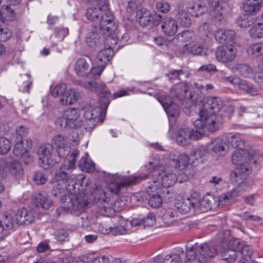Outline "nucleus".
Masks as SVG:
<instances>
[{"label":"nucleus","instance_id":"nucleus-1","mask_svg":"<svg viewBox=\"0 0 263 263\" xmlns=\"http://www.w3.org/2000/svg\"><path fill=\"white\" fill-rule=\"evenodd\" d=\"M79 151L77 149L73 150L69 156L67 161H65L63 166L59 168L55 172L54 176L52 180L53 183V188L52 191V195L57 197H62L63 200L64 196H66L65 192H68V188L70 187L73 184L74 186H81V191H84V187L88 183V179H86L83 174L71 175L70 177H68V174L65 172L66 170H70L74 168L76 159L78 155Z\"/></svg>","mask_w":263,"mask_h":263},{"label":"nucleus","instance_id":"nucleus-2","mask_svg":"<svg viewBox=\"0 0 263 263\" xmlns=\"http://www.w3.org/2000/svg\"><path fill=\"white\" fill-rule=\"evenodd\" d=\"M70 186V185H69ZM84 191H81V186H80V189L78 186L72 185L71 187L68 188V192H65L66 195L64 196L63 200L62 197H58L62 202L64 203L67 200V196L70 200L68 201L67 209L71 213L78 214L83 211L84 207L91 201L92 200H95L98 199L99 200L105 201V194L104 191L101 189H96L94 192L89 193L87 191L88 184L85 187Z\"/></svg>","mask_w":263,"mask_h":263},{"label":"nucleus","instance_id":"nucleus-3","mask_svg":"<svg viewBox=\"0 0 263 263\" xmlns=\"http://www.w3.org/2000/svg\"><path fill=\"white\" fill-rule=\"evenodd\" d=\"M223 102L218 97H210L199 113L200 118L196 120L195 126L199 130L205 128L211 132L217 130L222 121Z\"/></svg>","mask_w":263,"mask_h":263},{"label":"nucleus","instance_id":"nucleus-4","mask_svg":"<svg viewBox=\"0 0 263 263\" xmlns=\"http://www.w3.org/2000/svg\"><path fill=\"white\" fill-rule=\"evenodd\" d=\"M88 20L96 22V29H102L106 25L107 30H115L118 25L114 22V15L109 8L107 0H97L96 4L89 7L86 12Z\"/></svg>","mask_w":263,"mask_h":263},{"label":"nucleus","instance_id":"nucleus-5","mask_svg":"<svg viewBox=\"0 0 263 263\" xmlns=\"http://www.w3.org/2000/svg\"><path fill=\"white\" fill-rule=\"evenodd\" d=\"M85 87L102 95L99 98V106H94L91 104H86L84 108V118L87 120L93 121L99 115L101 117L105 116L109 105L108 95L109 93L103 83L88 82L85 84Z\"/></svg>","mask_w":263,"mask_h":263},{"label":"nucleus","instance_id":"nucleus-6","mask_svg":"<svg viewBox=\"0 0 263 263\" xmlns=\"http://www.w3.org/2000/svg\"><path fill=\"white\" fill-rule=\"evenodd\" d=\"M217 254V248L207 243L195 244L187 247L186 259L185 263H204Z\"/></svg>","mask_w":263,"mask_h":263},{"label":"nucleus","instance_id":"nucleus-7","mask_svg":"<svg viewBox=\"0 0 263 263\" xmlns=\"http://www.w3.org/2000/svg\"><path fill=\"white\" fill-rule=\"evenodd\" d=\"M258 160L256 152L243 148L235 151L232 155V162L242 173L250 172L251 171V163H256Z\"/></svg>","mask_w":263,"mask_h":263},{"label":"nucleus","instance_id":"nucleus-8","mask_svg":"<svg viewBox=\"0 0 263 263\" xmlns=\"http://www.w3.org/2000/svg\"><path fill=\"white\" fill-rule=\"evenodd\" d=\"M177 180V177L175 173L168 170H161L156 177H154L152 183L147 188V192L151 194L153 189L163 191V187L172 186Z\"/></svg>","mask_w":263,"mask_h":263},{"label":"nucleus","instance_id":"nucleus-9","mask_svg":"<svg viewBox=\"0 0 263 263\" xmlns=\"http://www.w3.org/2000/svg\"><path fill=\"white\" fill-rule=\"evenodd\" d=\"M61 116L55 121L56 125L60 127L78 128L82 125L81 112L78 108H69L63 110Z\"/></svg>","mask_w":263,"mask_h":263},{"label":"nucleus","instance_id":"nucleus-10","mask_svg":"<svg viewBox=\"0 0 263 263\" xmlns=\"http://www.w3.org/2000/svg\"><path fill=\"white\" fill-rule=\"evenodd\" d=\"M165 159L167 158L166 153L164 155ZM164 158L162 160H160L159 156H154L151 157L147 164L142 167L141 173L138 176H134L137 177V182L146 179L151 173H154L155 176L161 171V168L164 164Z\"/></svg>","mask_w":263,"mask_h":263},{"label":"nucleus","instance_id":"nucleus-11","mask_svg":"<svg viewBox=\"0 0 263 263\" xmlns=\"http://www.w3.org/2000/svg\"><path fill=\"white\" fill-rule=\"evenodd\" d=\"M233 240L224 239L217 248V254L220 253L222 259L230 263L234 262L237 258L236 248L233 244Z\"/></svg>","mask_w":263,"mask_h":263},{"label":"nucleus","instance_id":"nucleus-12","mask_svg":"<svg viewBox=\"0 0 263 263\" xmlns=\"http://www.w3.org/2000/svg\"><path fill=\"white\" fill-rule=\"evenodd\" d=\"M237 53L236 47L230 44L218 47L215 52V55L218 62L226 64L233 61L237 57Z\"/></svg>","mask_w":263,"mask_h":263},{"label":"nucleus","instance_id":"nucleus-13","mask_svg":"<svg viewBox=\"0 0 263 263\" xmlns=\"http://www.w3.org/2000/svg\"><path fill=\"white\" fill-rule=\"evenodd\" d=\"M53 147L50 144L41 145L37 150L40 165L45 169L50 168L54 163Z\"/></svg>","mask_w":263,"mask_h":263},{"label":"nucleus","instance_id":"nucleus-14","mask_svg":"<svg viewBox=\"0 0 263 263\" xmlns=\"http://www.w3.org/2000/svg\"><path fill=\"white\" fill-rule=\"evenodd\" d=\"M114 179L115 182L110 183L108 188L111 192L115 194H118L121 188L137 182V177L134 176L125 177L116 174L114 175Z\"/></svg>","mask_w":263,"mask_h":263},{"label":"nucleus","instance_id":"nucleus-15","mask_svg":"<svg viewBox=\"0 0 263 263\" xmlns=\"http://www.w3.org/2000/svg\"><path fill=\"white\" fill-rule=\"evenodd\" d=\"M228 139L224 136H220L212 140L206 145L207 151L213 154L220 156L225 152Z\"/></svg>","mask_w":263,"mask_h":263},{"label":"nucleus","instance_id":"nucleus-16","mask_svg":"<svg viewBox=\"0 0 263 263\" xmlns=\"http://www.w3.org/2000/svg\"><path fill=\"white\" fill-rule=\"evenodd\" d=\"M53 145L58 148L59 155L61 157H65L70 153L69 142L66 137L62 135L55 136L52 140Z\"/></svg>","mask_w":263,"mask_h":263},{"label":"nucleus","instance_id":"nucleus-17","mask_svg":"<svg viewBox=\"0 0 263 263\" xmlns=\"http://www.w3.org/2000/svg\"><path fill=\"white\" fill-rule=\"evenodd\" d=\"M137 16L139 24L143 26H147L151 21H153L155 24L161 19V16L159 14L155 13L152 15L151 12L145 8L138 10Z\"/></svg>","mask_w":263,"mask_h":263},{"label":"nucleus","instance_id":"nucleus-18","mask_svg":"<svg viewBox=\"0 0 263 263\" xmlns=\"http://www.w3.org/2000/svg\"><path fill=\"white\" fill-rule=\"evenodd\" d=\"M195 197L196 209H199L202 212H204L208 210H211L217 206V198L211 195L204 196L202 199L200 197Z\"/></svg>","mask_w":263,"mask_h":263},{"label":"nucleus","instance_id":"nucleus-19","mask_svg":"<svg viewBox=\"0 0 263 263\" xmlns=\"http://www.w3.org/2000/svg\"><path fill=\"white\" fill-rule=\"evenodd\" d=\"M15 216L16 223L20 225L29 224L33 221L35 218L33 212L25 208L18 210Z\"/></svg>","mask_w":263,"mask_h":263},{"label":"nucleus","instance_id":"nucleus-20","mask_svg":"<svg viewBox=\"0 0 263 263\" xmlns=\"http://www.w3.org/2000/svg\"><path fill=\"white\" fill-rule=\"evenodd\" d=\"M161 27L165 34L173 36L177 32L178 26L174 18L171 17H166L162 20Z\"/></svg>","mask_w":263,"mask_h":263},{"label":"nucleus","instance_id":"nucleus-21","mask_svg":"<svg viewBox=\"0 0 263 263\" xmlns=\"http://www.w3.org/2000/svg\"><path fill=\"white\" fill-rule=\"evenodd\" d=\"M214 35L216 40L220 43H233L235 37L234 31L223 28L218 29Z\"/></svg>","mask_w":263,"mask_h":263},{"label":"nucleus","instance_id":"nucleus-22","mask_svg":"<svg viewBox=\"0 0 263 263\" xmlns=\"http://www.w3.org/2000/svg\"><path fill=\"white\" fill-rule=\"evenodd\" d=\"M117 219L116 224L112 227V234L125 235L132 232L133 230H129V222L122 217H118L115 218Z\"/></svg>","mask_w":263,"mask_h":263},{"label":"nucleus","instance_id":"nucleus-23","mask_svg":"<svg viewBox=\"0 0 263 263\" xmlns=\"http://www.w3.org/2000/svg\"><path fill=\"white\" fill-rule=\"evenodd\" d=\"M166 153V159H169L170 161L174 162V166L175 167L180 170H183L188 164L189 157L185 154H181L177 156V154L173 153L169 154L168 152H165Z\"/></svg>","mask_w":263,"mask_h":263},{"label":"nucleus","instance_id":"nucleus-24","mask_svg":"<svg viewBox=\"0 0 263 263\" xmlns=\"http://www.w3.org/2000/svg\"><path fill=\"white\" fill-rule=\"evenodd\" d=\"M262 2L263 0H245L242 9L249 14H255L260 10Z\"/></svg>","mask_w":263,"mask_h":263},{"label":"nucleus","instance_id":"nucleus-25","mask_svg":"<svg viewBox=\"0 0 263 263\" xmlns=\"http://www.w3.org/2000/svg\"><path fill=\"white\" fill-rule=\"evenodd\" d=\"M89 71V63L86 58H80L77 59L74 65V71L78 76H87Z\"/></svg>","mask_w":263,"mask_h":263},{"label":"nucleus","instance_id":"nucleus-26","mask_svg":"<svg viewBox=\"0 0 263 263\" xmlns=\"http://www.w3.org/2000/svg\"><path fill=\"white\" fill-rule=\"evenodd\" d=\"M31 146L32 142L31 140H24L21 138H17V139H16L15 141L13 153L16 156H20L26 153Z\"/></svg>","mask_w":263,"mask_h":263},{"label":"nucleus","instance_id":"nucleus-27","mask_svg":"<svg viewBox=\"0 0 263 263\" xmlns=\"http://www.w3.org/2000/svg\"><path fill=\"white\" fill-rule=\"evenodd\" d=\"M33 203L37 208L44 210H48L53 205L52 201L48 197L42 194L34 195Z\"/></svg>","mask_w":263,"mask_h":263},{"label":"nucleus","instance_id":"nucleus-28","mask_svg":"<svg viewBox=\"0 0 263 263\" xmlns=\"http://www.w3.org/2000/svg\"><path fill=\"white\" fill-rule=\"evenodd\" d=\"M165 97H162L159 99V102L162 105L163 109L165 110L168 117H175L179 115V109L178 106L173 103L169 99V102H165Z\"/></svg>","mask_w":263,"mask_h":263},{"label":"nucleus","instance_id":"nucleus-29","mask_svg":"<svg viewBox=\"0 0 263 263\" xmlns=\"http://www.w3.org/2000/svg\"><path fill=\"white\" fill-rule=\"evenodd\" d=\"M196 196H197V194L193 195L191 198L186 199L181 203H178L176 208L178 211L182 214H186L189 212L192 208L196 209V203L197 201L195 200Z\"/></svg>","mask_w":263,"mask_h":263},{"label":"nucleus","instance_id":"nucleus-30","mask_svg":"<svg viewBox=\"0 0 263 263\" xmlns=\"http://www.w3.org/2000/svg\"><path fill=\"white\" fill-rule=\"evenodd\" d=\"M113 53V49L110 48H106L100 51L95 60V64L106 67V65L112 58Z\"/></svg>","mask_w":263,"mask_h":263},{"label":"nucleus","instance_id":"nucleus-31","mask_svg":"<svg viewBox=\"0 0 263 263\" xmlns=\"http://www.w3.org/2000/svg\"><path fill=\"white\" fill-rule=\"evenodd\" d=\"M187 11L192 15L197 17L208 11L207 7L202 2H190Z\"/></svg>","mask_w":263,"mask_h":263},{"label":"nucleus","instance_id":"nucleus-32","mask_svg":"<svg viewBox=\"0 0 263 263\" xmlns=\"http://www.w3.org/2000/svg\"><path fill=\"white\" fill-rule=\"evenodd\" d=\"M184 52L189 53L194 55L203 56L206 54L207 49L202 45L194 42L185 44L183 46Z\"/></svg>","mask_w":263,"mask_h":263},{"label":"nucleus","instance_id":"nucleus-33","mask_svg":"<svg viewBox=\"0 0 263 263\" xmlns=\"http://www.w3.org/2000/svg\"><path fill=\"white\" fill-rule=\"evenodd\" d=\"M79 93L74 89L70 88L66 91L61 97L60 102L62 105H71L77 101Z\"/></svg>","mask_w":263,"mask_h":263},{"label":"nucleus","instance_id":"nucleus-34","mask_svg":"<svg viewBox=\"0 0 263 263\" xmlns=\"http://www.w3.org/2000/svg\"><path fill=\"white\" fill-rule=\"evenodd\" d=\"M247 52L250 57L254 58L263 55V42H258L250 45L247 49Z\"/></svg>","mask_w":263,"mask_h":263},{"label":"nucleus","instance_id":"nucleus-35","mask_svg":"<svg viewBox=\"0 0 263 263\" xmlns=\"http://www.w3.org/2000/svg\"><path fill=\"white\" fill-rule=\"evenodd\" d=\"M233 244L236 246V250L240 252L242 259H248L250 258L252 254V249L251 247L242 242H240L238 240H234Z\"/></svg>","mask_w":263,"mask_h":263},{"label":"nucleus","instance_id":"nucleus-36","mask_svg":"<svg viewBox=\"0 0 263 263\" xmlns=\"http://www.w3.org/2000/svg\"><path fill=\"white\" fill-rule=\"evenodd\" d=\"M79 166L82 171L91 173L95 171V163L89 159L87 153L82 157L79 163Z\"/></svg>","mask_w":263,"mask_h":263},{"label":"nucleus","instance_id":"nucleus-37","mask_svg":"<svg viewBox=\"0 0 263 263\" xmlns=\"http://www.w3.org/2000/svg\"><path fill=\"white\" fill-rule=\"evenodd\" d=\"M8 169L10 174L15 178H20L24 175L22 164L16 161H11L8 165Z\"/></svg>","mask_w":263,"mask_h":263},{"label":"nucleus","instance_id":"nucleus-38","mask_svg":"<svg viewBox=\"0 0 263 263\" xmlns=\"http://www.w3.org/2000/svg\"><path fill=\"white\" fill-rule=\"evenodd\" d=\"M0 17L2 23L4 21H13L16 18V14L9 6L5 5L3 6L2 11H0Z\"/></svg>","mask_w":263,"mask_h":263},{"label":"nucleus","instance_id":"nucleus-39","mask_svg":"<svg viewBox=\"0 0 263 263\" xmlns=\"http://www.w3.org/2000/svg\"><path fill=\"white\" fill-rule=\"evenodd\" d=\"M176 140L177 143L181 145L185 146L190 142L189 129L184 128L180 129L177 133Z\"/></svg>","mask_w":263,"mask_h":263},{"label":"nucleus","instance_id":"nucleus-40","mask_svg":"<svg viewBox=\"0 0 263 263\" xmlns=\"http://www.w3.org/2000/svg\"><path fill=\"white\" fill-rule=\"evenodd\" d=\"M237 197V194L235 191L232 190L221 194L218 198H217V206L226 205Z\"/></svg>","mask_w":263,"mask_h":263},{"label":"nucleus","instance_id":"nucleus-41","mask_svg":"<svg viewBox=\"0 0 263 263\" xmlns=\"http://www.w3.org/2000/svg\"><path fill=\"white\" fill-rule=\"evenodd\" d=\"M85 42L87 46L92 48H96L101 45L100 36L96 31L87 33Z\"/></svg>","mask_w":263,"mask_h":263},{"label":"nucleus","instance_id":"nucleus-42","mask_svg":"<svg viewBox=\"0 0 263 263\" xmlns=\"http://www.w3.org/2000/svg\"><path fill=\"white\" fill-rule=\"evenodd\" d=\"M164 191H158L153 189V191L151 194L146 193L151 196L148 200L149 205L154 208H158L160 207L162 203L161 198V194Z\"/></svg>","mask_w":263,"mask_h":263},{"label":"nucleus","instance_id":"nucleus-43","mask_svg":"<svg viewBox=\"0 0 263 263\" xmlns=\"http://www.w3.org/2000/svg\"><path fill=\"white\" fill-rule=\"evenodd\" d=\"M108 25H106L102 29L100 30H102L104 33L108 35V37L106 39V42L107 43L106 46H108L107 48H110L111 49H112V48H114L118 44L119 41L118 38L114 33L117 28L114 31H112L111 29L107 30L106 27Z\"/></svg>","mask_w":263,"mask_h":263},{"label":"nucleus","instance_id":"nucleus-44","mask_svg":"<svg viewBox=\"0 0 263 263\" xmlns=\"http://www.w3.org/2000/svg\"><path fill=\"white\" fill-rule=\"evenodd\" d=\"M230 69L232 72L238 73L245 77H248L249 74L252 73V69L248 65L242 64H237L231 67Z\"/></svg>","mask_w":263,"mask_h":263},{"label":"nucleus","instance_id":"nucleus-45","mask_svg":"<svg viewBox=\"0 0 263 263\" xmlns=\"http://www.w3.org/2000/svg\"><path fill=\"white\" fill-rule=\"evenodd\" d=\"M188 90V84L180 83L174 86L171 90V93L172 95L181 99L185 97Z\"/></svg>","mask_w":263,"mask_h":263},{"label":"nucleus","instance_id":"nucleus-46","mask_svg":"<svg viewBox=\"0 0 263 263\" xmlns=\"http://www.w3.org/2000/svg\"><path fill=\"white\" fill-rule=\"evenodd\" d=\"M252 184V180L251 179H245L238 183L237 187L233 190L236 192L238 197L243 193L249 191L251 188Z\"/></svg>","mask_w":263,"mask_h":263},{"label":"nucleus","instance_id":"nucleus-47","mask_svg":"<svg viewBox=\"0 0 263 263\" xmlns=\"http://www.w3.org/2000/svg\"><path fill=\"white\" fill-rule=\"evenodd\" d=\"M235 87L252 96H255L257 94V90L255 88L240 79L239 82L236 83Z\"/></svg>","mask_w":263,"mask_h":263},{"label":"nucleus","instance_id":"nucleus-48","mask_svg":"<svg viewBox=\"0 0 263 263\" xmlns=\"http://www.w3.org/2000/svg\"><path fill=\"white\" fill-rule=\"evenodd\" d=\"M249 33L250 36L254 39L263 38V23L254 24L250 29Z\"/></svg>","mask_w":263,"mask_h":263},{"label":"nucleus","instance_id":"nucleus-49","mask_svg":"<svg viewBox=\"0 0 263 263\" xmlns=\"http://www.w3.org/2000/svg\"><path fill=\"white\" fill-rule=\"evenodd\" d=\"M176 211L172 209H168L164 214L163 220L166 226H169L176 220Z\"/></svg>","mask_w":263,"mask_h":263},{"label":"nucleus","instance_id":"nucleus-50","mask_svg":"<svg viewBox=\"0 0 263 263\" xmlns=\"http://www.w3.org/2000/svg\"><path fill=\"white\" fill-rule=\"evenodd\" d=\"M232 146L234 148H242L244 145V140L243 137L239 134H236L231 136L229 140Z\"/></svg>","mask_w":263,"mask_h":263},{"label":"nucleus","instance_id":"nucleus-51","mask_svg":"<svg viewBox=\"0 0 263 263\" xmlns=\"http://www.w3.org/2000/svg\"><path fill=\"white\" fill-rule=\"evenodd\" d=\"M177 18L181 21V23L183 26H188L191 24V20L187 14L181 7H179L177 9Z\"/></svg>","mask_w":263,"mask_h":263},{"label":"nucleus","instance_id":"nucleus-52","mask_svg":"<svg viewBox=\"0 0 263 263\" xmlns=\"http://www.w3.org/2000/svg\"><path fill=\"white\" fill-rule=\"evenodd\" d=\"M14 222H16L15 218L13 219L11 214L5 213L2 227L5 230H10L13 227Z\"/></svg>","mask_w":263,"mask_h":263},{"label":"nucleus","instance_id":"nucleus-53","mask_svg":"<svg viewBox=\"0 0 263 263\" xmlns=\"http://www.w3.org/2000/svg\"><path fill=\"white\" fill-rule=\"evenodd\" d=\"M11 143L10 141L5 138H0V154H6L11 148Z\"/></svg>","mask_w":263,"mask_h":263},{"label":"nucleus","instance_id":"nucleus-54","mask_svg":"<svg viewBox=\"0 0 263 263\" xmlns=\"http://www.w3.org/2000/svg\"><path fill=\"white\" fill-rule=\"evenodd\" d=\"M194 35L193 32L189 31H184L181 33L177 34L176 39L181 42H189L192 43V37Z\"/></svg>","mask_w":263,"mask_h":263},{"label":"nucleus","instance_id":"nucleus-55","mask_svg":"<svg viewBox=\"0 0 263 263\" xmlns=\"http://www.w3.org/2000/svg\"><path fill=\"white\" fill-rule=\"evenodd\" d=\"M105 68V67L100 64H96L94 62L93 66L89 71L90 74L92 76V78L96 79L100 77Z\"/></svg>","mask_w":263,"mask_h":263},{"label":"nucleus","instance_id":"nucleus-56","mask_svg":"<svg viewBox=\"0 0 263 263\" xmlns=\"http://www.w3.org/2000/svg\"><path fill=\"white\" fill-rule=\"evenodd\" d=\"M253 23V19L250 18L248 16L243 15L240 16L237 21L238 26L241 28H247L250 26Z\"/></svg>","mask_w":263,"mask_h":263},{"label":"nucleus","instance_id":"nucleus-57","mask_svg":"<svg viewBox=\"0 0 263 263\" xmlns=\"http://www.w3.org/2000/svg\"><path fill=\"white\" fill-rule=\"evenodd\" d=\"M206 153V150L203 146H199L193 150L191 153V157L195 160L201 158Z\"/></svg>","mask_w":263,"mask_h":263},{"label":"nucleus","instance_id":"nucleus-58","mask_svg":"<svg viewBox=\"0 0 263 263\" xmlns=\"http://www.w3.org/2000/svg\"><path fill=\"white\" fill-rule=\"evenodd\" d=\"M214 28V25L213 24L204 23L200 26L199 31L208 37L210 35L213 34Z\"/></svg>","mask_w":263,"mask_h":263},{"label":"nucleus","instance_id":"nucleus-59","mask_svg":"<svg viewBox=\"0 0 263 263\" xmlns=\"http://www.w3.org/2000/svg\"><path fill=\"white\" fill-rule=\"evenodd\" d=\"M54 34L57 37V43L61 42L68 34V30L67 28L64 27H58L55 30Z\"/></svg>","mask_w":263,"mask_h":263},{"label":"nucleus","instance_id":"nucleus-60","mask_svg":"<svg viewBox=\"0 0 263 263\" xmlns=\"http://www.w3.org/2000/svg\"><path fill=\"white\" fill-rule=\"evenodd\" d=\"M180 256L176 253H171L166 255L164 259L163 263H181Z\"/></svg>","mask_w":263,"mask_h":263},{"label":"nucleus","instance_id":"nucleus-61","mask_svg":"<svg viewBox=\"0 0 263 263\" xmlns=\"http://www.w3.org/2000/svg\"><path fill=\"white\" fill-rule=\"evenodd\" d=\"M67 86L65 84H61L55 86L52 91V95L54 97H58L63 95L66 91Z\"/></svg>","mask_w":263,"mask_h":263},{"label":"nucleus","instance_id":"nucleus-62","mask_svg":"<svg viewBox=\"0 0 263 263\" xmlns=\"http://www.w3.org/2000/svg\"><path fill=\"white\" fill-rule=\"evenodd\" d=\"M249 172L242 173L237 170V167L233 172H231L230 176V179L232 183H237L239 181L242 179V174H248Z\"/></svg>","mask_w":263,"mask_h":263},{"label":"nucleus","instance_id":"nucleus-63","mask_svg":"<svg viewBox=\"0 0 263 263\" xmlns=\"http://www.w3.org/2000/svg\"><path fill=\"white\" fill-rule=\"evenodd\" d=\"M209 182L216 188L220 189L226 185V181L222 178L213 176L209 180Z\"/></svg>","mask_w":263,"mask_h":263},{"label":"nucleus","instance_id":"nucleus-64","mask_svg":"<svg viewBox=\"0 0 263 263\" xmlns=\"http://www.w3.org/2000/svg\"><path fill=\"white\" fill-rule=\"evenodd\" d=\"M156 9L161 12L167 13L171 9V5L168 3L164 1H160L157 3Z\"/></svg>","mask_w":263,"mask_h":263}]
</instances>
